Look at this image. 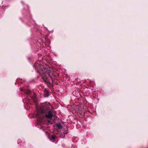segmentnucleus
I'll return each instance as SVG.
<instances>
[{
  "label": "nucleus",
  "mask_w": 148,
  "mask_h": 148,
  "mask_svg": "<svg viewBox=\"0 0 148 148\" xmlns=\"http://www.w3.org/2000/svg\"><path fill=\"white\" fill-rule=\"evenodd\" d=\"M49 107L47 106H42L40 108V111L42 114H46L47 112H49L48 114L46 115V117L47 118H52L53 116V114H51V112L49 111Z\"/></svg>",
  "instance_id": "f257e3e1"
},
{
  "label": "nucleus",
  "mask_w": 148,
  "mask_h": 148,
  "mask_svg": "<svg viewBox=\"0 0 148 148\" xmlns=\"http://www.w3.org/2000/svg\"><path fill=\"white\" fill-rule=\"evenodd\" d=\"M46 76V75L45 73H43L42 75V77L44 80L45 82H46L48 83L49 82V81L47 79V77Z\"/></svg>",
  "instance_id": "f03ea898"
},
{
  "label": "nucleus",
  "mask_w": 148,
  "mask_h": 148,
  "mask_svg": "<svg viewBox=\"0 0 148 148\" xmlns=\"http://www.w3.org/2000/svg\"><path fill=\"white\" fill-rule=\"evenodd\" d=\"M56 125L59 128H61L62 127L60 123H58Z\"/></svg>",
  "instance_id": "7ed1b4c3"
},
{
  "label": "nucleus",
  "mask_w": 148,
  "mask_h": 148,
  "mask_svg": "<svg viewBox=\"0 0 148 148\" xmlns=\"http://www.w3.org/2000/svg\"><path fill=\"white\" fill-rule=\"evenodd\" d=\"M55 137H56L55 136H52V139H54Z\"/></svg>",
  "instance_id": "20e7f679"
},
{
  "label": "nucleus",
  "mask_w": 148,
  "mask_h": 148,
  "mask_svg": "<svg viewBox=\"0 0 148 148\" xmlns=\"http://www.w3.org/2000/svg\"><path fill=\"white\" fill-rule=\"evenodd\" d=\"M49 73V72H48V73H47V74H48V75H49V74H48V73Z\"/></svg>",
  "instance_id": "39448f33"
}]
</instances>
